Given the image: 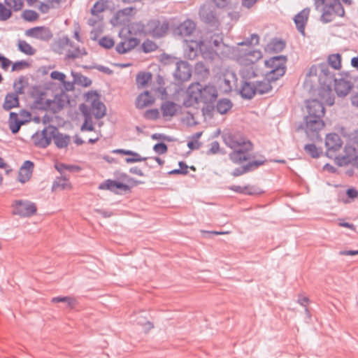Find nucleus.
I'll use <instances>...</instances> for the list:
<instances>
[{"label":"nucleus","mask_w":358,"mask_h":358,"mask_svg":"<svg viewBox=\"0 0 358 358\" xmlns=\"http://www.w3.org/2000/svg\"><path fill=\"white\" fill-rule=\"evenodd\" d=\"M55 169L61 173H62L65 170H68L69 171H78L80 170V168L78 166L67 165L65 164H56Z\"/></svg>","instance_id":"5fc2aeb1"},{"label":"nucleus","mask_w":358,"mask_h":358,"mask_svg":"<svg viewBox=\"0 0 358 358\" xmlns=\"http://www.w3.org/2000/svg\"><path fill=\"white\" fill-rule=\"evenodd\" d=\"M29 64L24 60L18 61L13 64L12 71H20L26 67H28Z\"/></svg>","instance_id":"338daca9"},{"label":"nucleus","mask_w":358,"mask_h":358,"mask_svg":"<svg viewBox=\"0 0 358 358\" xmlns=\"http://www.w3.org/2000/svg\"><path fill=\"white\" fill-rule=\"evenodd\" d=\"M24 78L21 76L19 78L18 80H15L13 84V87L15 89V94H24Z\"/></svg>","instance_id":"6e6d98bb"},{"label":"nucleus","mask_w":358,"mask_h":358,"mask_svg":"<svg viewBox=\"0 0 358 358\" xmlns=\"http://www.w3.org/2000/svg\"><path fill=\"white\" fill-rule=\"evenodd\" d=\"M99 44L106 49H110L114 46L115 42L111 38L103 36L99 40Z\"/></svg>","instance_id":"052dcab7"},{"label":"nucleus","mask_w":358,"mask_h":358,"mask_svg":"<svg viewBox=\"0 0 358 358\" xmlns=\"http://www.w3.org/2000/svg\"><path fill=\"white\" fill-rule=\"evenodd\" d=\"M199 16L203 22L212 26L218 25V20L214 10L210 6H203L199 10Z\"/></svg>","instance_id":"f3484780"},{"label":"nucleus","mask_w":358,"mask_h":358,"mask_svg":"<svg viewBox=\"0 0 358 358\" xmlns=\"http://www.w3.org/2000/svg\"><path fill=\"white\" fill-rule=\"evenodd\" d=\"M4 3L15 11L20 10L24 4L22 0H4Z\"/></svg>","instance_id":"864d4df0"},{"label":"nucleus","mask_w":358,"mask_h":358,"mask_svg":"<svg viewBox=\"0 0 358 358\" xmlns=\"http://www.w3.org/2000/svg\"><path fill=\"white\" fill-rule=\"evenodd\" d=\"M334 80L333 85L337 95L341 97L346 96L352 89L351 83L342 78L337 80L334 77Z\"/></svg>","instance_id":"aec40b11"},{"label":"nucleus","mask_w":358,"mask_h":358,"mask_svg":"<svg viewBox=\"0 0 358 358\" xmlns=\"http://www.w3.org/2000/svg\"><path fill=\"white\" fill-rule=\"evenodd\" d=\"M25 35L44 41H50L53 35L48 27H35L26 30Z\"/></svg>","instance_id":"ddd939ff"},{"label":"nucleus","mask_w":358,"mask_h":358,"mask_svg":"<svg viewBox=\"0 0 358 358\" xmlns=\"http://www.w3.org/2000/svg\"><path fill=\"white\" fill-rule=\"evenodd\" d=\"M169 29V24L166 20L152 19L143 25L142 31L155 38L163 37Z\"/></svg>","instance_id":"39448f33"},{"label":"nucleus","mask_w":358,"mask_h":358,"mask_svg":"<svg viewBox=\"0 0 358 358\" xmlns=\"http://www.w3.org/2000/svg\"><path fill=\"white\" fill-rule=\"evenodd\" d=\"M224 141L227 146L233 149V152L229 156L234 163L241 164L252 157L250 153V151L252 150V144L250 141H245L234 134L224 136Z\"/></svg>","instance_id":"7ed1b4c3"},{"label":"nucleus","mask_w":358,"mask_h":358,"mask_svg":"<svg viewBox=\"0 0 358 358\" xmlns=\"http://www.w3.org/2000/svg\"><path fill=\"white\" fill-rule=\"evenodd\" d=\"M87 101L91 102L92 112L96 119L102 118L106 115V106L100 101L99 95L96 91H91L86 94Z\"/></svg>","instance_id":"6e6552de"},{"label":"nucleus","mask_w":358,"mask_h":358,"mask_svg":"<svg viewBox=\"0 0 358 358\" xmlns=\"http://www.w3.org/2000/svg\"><path fill=\"white\" fill-rule=\"evenodd\" d=\"M52 303L64 302L67 303L68 306L73 308L76 303V300L70 296H57L52 299Z\"/></svg>","instance_id":"de8ad7c7"},{"label":"nucleus","mask_w":358,"mask_h":358,"mask_svg":"<svg viewBox=\"0 0 358 358\" xmlns=\"http://www.w3.org/2000/svg\"><path fill=\"white\" fill-rule=\"evenodd\" d=\"M22 17L28 22H33L38 19V14L32 10H25L22 13Z\"/></svg>","instance_id":"4d7b16f0"},{"label":"nucleus","mask_w":358,"mask_h":358,"mask_svg":"<svg viewBox=\"0 0 358 358\" xmlns=\"http://www.w3.org/2000/svg\"><path fill=\"white\" fill-rule=\"evenodd\" d=\"M200 41H190L184 47V55L189 59H195L199 51Z\"/></svg>","instance_id":"5701e85b"},{"label":"nucleus","mask_w":358,"mask_h":358,"mask_svg":"<svg viewBox=\"0 0 358 358\" xmlns=\"http://www.w3.org/2000/svg\"><path fill=\"white\" fill-rule=\"evenodd\" d=\"M192 76V66L185 61H179L176 63V68L173 76L176 80L184 82L188 80Z\"/></svg>","instance_id":"f8f14e48"},{"label":"nucleus","mask_w":358,"mask_h":358,"mask_svg":"<svg viewBox=\"0 0 358 358\" xmlns=\"http://www.w3.org/2000/svg\"><path fill=\"white\" fill-rule=\"evenodd\" d=\"M217 97L216 87L212 85L203 86L199 83L192 84L187 90V98L184 104L193 106L199 103H213Z\"/></svg>","instance_id":"f03ea898"},{"label":"nucleus","mask_w":358,"mask_h":358,"mask_svg":"<svg viewBox=\"0 0 358 358\" xmlns=\"http://www.w3.org/2000/svg\"><path fill=\"white\" fill-rule=\"evenodd\" d=\"M47 102L48 99L45 100L43 94H41L34 100L33 103V108L38 110H47Z\"/></svg>","instance_id":"c03bdc74"},{"label":"nucleus","mask_w":358,"mask_h":358,"mask_svg":"<svg viewBox=\"0 0 358 358\" xmlns=\"http://www.w3.org/2000/svg\"><path fill=\"white\" fill-rule=\"evenodd\" d=\"M309 13L310 9L308 8H306L296 14L294 18L297 30L303 36H305V27L308 20Z\"/></svg>","instance_id":"a211bd4d"},{"label":"nucleus","mask_w":358,"mask_h":358,"mask_svg":"<svg viewBox=\"0 0 358 358\" xmlns=\"http://www.w3.org/2000/svg\"><path fill=\"white\" fill-rule=\"evenodd\" d=\"M357 148L346 145L344 155L336 157V162L339 166H345L357 160Z\"/></svg>","instance_id":"4468645a"},{"label":"nucleus","mask_w":358,"mask_h":358,"mask_svg":"<svg viewBox=\"0 0 358 358\" xmlns=\"http://www.w3.org/2000/svg\"><path fill=\"white\" fill-rule=\"evenodd\" d=\"M342 145L343 142L337 134L333 133L327 134L325 139L327 156L329 158H333L335 155V152L341 149Z\"/></svg>","instance_id":"9b49d317"},{"label":"nucleus","mask_w":358,"mask_h":358,"mask_svg":"<svg viewBox=\"0 0 358 358\" xmlns=\"http://www.w3.org/2000/svg\"><path fill=\"white\" fill-rule=\"evenodd\" d=\"M306 108L308 116H315L317 118H323L325 114V108L323 103L317 99L308 101Z\"/></svg>","instance_id":"dca6fc26"},{"label":"nucleus","mask_w":358,"mask_h":358,"mask_svg":"<svg viewBox=\"0 0 358 358\" xmlns=\"http://www.w3.org/2000/svg\"><path fill=\"white\" fill-rule=\"evenodd\" d=\"M155 102V99L150 92L145 91L138 96L136 101V106L138 108H143L151 106Z\"/></svg>","instance_id":"393cba45"},{"label":"nucleus","mask_w":358,"mask_h":358,"mask_svg":"<svg viewBox=\"0 0 358 358\" xmlns=\"http://www.w3.org/2000/svg\"><path fill=\"white\" fill-rule=\"evenodd\" d=\"M195 27V23L192 20H187L176 28L175 32L181 36H188L193 33Z\"/></svg>","instance_id":"4be33fe9"},{"label":"nucleus","mask_w":358,"mask_h":358,"mask_svg":"<svg viewBox=\"0 0 358 358\" xmlns=\"http://www.w3.org/2000/svg\"><path fill=\"white\" fill-rule=\"evenodd\" d=\"M14 210L13 214L21 217H29L36 212V205L28 201H15L13 205Z\"/></svg>","instance_id":"9d476101"},{"label":"nucleus","mask_w":358,"mask_h":358,"mask_svg":"<svg viewBox=\"0 0 358 358\" xmlns=\"http://www.w3.org/2000/svg\"><path fill=\"white\" fill-rule=\"evenodd\" d=\"M115 182L116 180H106L99 184L98 188L102 190H109L114 193L115 192Z\"/></svg>","instance_id":"49530a36"},{"label":"nucleus","mask_w":358,"mask_h":358,"mask_svg":"<svg viewBox=\"0 0 358 358\" xmlns=\"http://www.w3.org/2000/svg\"><path fill=\"white\" fill-rule=\"evenodd\" d=\"M18 49L20 52L27 55H34L36 53V50L27 41L24 40H19L17 43Z\"/></svg>","instance_id":"4c0bfd02"},{"label":"nucleus","mask_w":358,"mask_h":358,"mask_svg":"<svg viewBox=\"0 0 358 358\" xmlns=\"http://www.w3.org/2000/svg\"><path fill=\"white\" fill-rule=\"evenodd\" d=\"M345 10L339 0H328L326 5L322 7V13L320 20L323 23L332 22L336 16L343 17Z\"/></svg>","instance_id":"423d86ee"},{"label":"nucleus","mask_w":358,"mask_h":358,"mask_svg":"<svg viewBox=\"0 0 358 358\" xmlns=\"http://www.w3.org/2000/svg\"><path fill=\"white\" fill-rule=\"evenodd\" d=\"M17 106H19V98L17 94L13 92L7 94L3 103V108L8 111Z\"/></svg>","instance_id":"bb28decb"},{"label":"nucleus","mask_w":358,"mask_h":358,"mask_svg":"<svg viewBox=\"0 0 358 358\" xmlns=\"http://www.w3.org/2000/svg\"><path fill=\"white\" fill-rule=\"evenodd\" d=\"M47 110H50L53 113L60 111L64 106V101L58 96H55L53 100L48 99Z\"/></svg>","instance_id":"cd10ccee"},{"label":"nucleus","mask_w":358,"mask_h":358,"mask_svg":"<svg viewBox=\"0 0 358 358\" xmlns=\"http://www.w3.org/2000/svg\"><path fill=\"white\" fill-rule=\"evenodd\" d=\"M329 66L330 65L334 69H339L341 67V57L339 54L331 55L328 57Z\"/></svg>","instance_id":"79ce46f5"},{"label":"nucleus","mask_w":358,"mask_h":358,"mask_svg":"<svg viewBox=\"0 0 358 358\" xmlns=\"http://www.w3.org/2000/svg\"><path fill=\"white\" fill-rule=\"evenodd\" d=\"M199 52H201L203 58L206 59H213L215 50L213 47H210L205 41H200Z\"/></svg>","instance_id":"7c9ffc66"},{"label":"nucleus","mask_w":358,"mask_h":358,"mask_svg":"<svg viewBox=\"0 0 358 358\" xmlns=\"http://www.w3.org/2000/svg\"><path fill=\"white\" fill-rule=\"evenodd\" d=\"M259 37L256 34H252L250 37L245 38L244 41L238 43L239 45H247L250 46L252 45H257L259 43Z\"/></svg>","instance_id":"8fccbe9b"},{"label":"nucleus","mask_w":358,"mask_h":358,"mask_svg":"<svg viewBox=\"0 0 358 358\" xmlns=\"http://www.w3.org/2000/svg\"><path fill=\"white\" fill-rule=\"evenodd\" d=\"M157 45L149 39L145 40L142 44L143 51L145 53L151 52L157 49Z\"/></svg>","instance_id":"603ef678"},{"label":"nucleus","mask_w":358,"mask_h":358,"mask_svg":"<svg viewBox=\"0 0 358 358\" xmlns=\"http://www.w3.org/2000/svg\"><path fill=\"white\" fill-rule=\"evenodd\" d=\"M115 185V192H114V194H119L122 192H130L131 187L127 184L116 180Z\"/></svg>","instance_id":"13d9d810"},{"label":"nucleus","mask_w":358,"mask_h":358,"mask_svg":"<svg viewBox=\"0 0 358 358\" xmlns=\"http://www.w3.org/2000/svg\"><path fill=\"white\" fill-rule=\"evenodd\" d=\"M287 57L279 55L271 57L265 61V66L269 70L266 71V76L268 80H277L283 76L286 71Z\"/></svg>","instance_id":"20e7f679"},{"label":"nucleus","mask_w":358,"mask_h":358,"mask_svg":"<svg viewBox=\"0 0 358 358\" xmlns=\"http://www.w3.org/2000/svg\"><path fill=\"white\" fill-rule=\"evenodd\" d=\"M129 152H130V154H128V155H131V156H132V157H127L125 159V162L127 164L143 162V161H145L148 159L147 157H141V155L138 153H137L134 151L129 150Z\"/></svg>","instance_id":"3c124183"},{"label":"nucleus","mask_w":358,"mask_h":358,"mask_svg":"<svg viewBox=\"0 0 358 358\" xmlns=\"http://www.w3.org/2000/svg\"><path fill=\"white\" fill-rule=\"evenodd\" d=\"M54 132H57V127L49 125L46 127L41 134H34L32 136L34 145L41 148H47L53 139Z\"/></svg>","instance_id":"0eeeda50"},{"label":"nucleus","mask_w":358,"mask_h":358,"mask_svg":"<svg viewBox=\"0 0 358 358\" xmlns=\"http://www.w3.org/2000/svg\"><path fill=\"white\" fill-rule=\"evenodd\" d=\"M83 67L86 69H97L98 71L103 72L104 73H106L108 75H110L113 73V71L110 68H108L107 66H102V65H94L92 66H83Z\"/></svg>","instance_id":"680f3d73"},{"label":"nucleus","mask_w":358,"mask_h":358,"mask_svg":"<svg viewBox=\"0 0 358 358\" xmlns=\"http://www.w3.org/2000/svg\"><path fill=\"white\" fill-rule=\"evenodd\" d=\"M244 56L248 64H254L262 57V53L260 50H251L249 48V50H247L244 53Z\"/></svg>","instance_id":"473e14b6"},{"label":"nucleus","mask_w":358,"mask_h":358,"mask_svg":"<svg viewBox=\"0 0 358 358\" xmlns=\"http://www.w3.org/2000/svg\"><path fill=\"white\" fill-rule=\"evenodd\" d=\"M52 140L54 141L56 146L59 149L66 148L71 142L70 136L67 134L60 133L57 127V132H54V137Z\"/></svg>","instance_id":"a878e982"},{"label":"nucleus","mask_w":358,"mask_h":358,"mask_svg":"<svg viewBox=\"0 0 358 358\" xmlns=\"http://www.w3.org/2000/svg\"><path fill=\"white\" fill-rule=\"evenodd\" d=\"M34 164L29 161H25L20 167L18 173V180L21 183L27 182L31 177Z\"/></svg>","instance_id":"6ab92c4d"},{"label":"nucleus","mask_w":358,"mask_h":358,"mask_svg":"<svg viewBox=\"0 0 358 358\" xmlns=\"http://www.w3.org/2000/svg\"><path fill=\"white\" fill-rule=\"evenodd\" d=\"M87 52L85 48L80 49V48H75L72 50H69L66 54V59H77L83 56L87 55Z\"/></svg>","instance_id":"ea45409f"},{"label":"nucleus","mask_w":358,"mask_h":358,"mask_svg":"<svg viewBox=\"0 0 358 358\" xmlns=\"http://www.w3.org/2000/svg\"><path fill=\"white\" fill-rule=\"evenodd\" d=\"M23 120H20L18 119L17 114L11 112L9 115V128L11 132L13 134H17L20 129L21 126L24 124Z\"/></svg>","instance_id":"c85d7f7f"},{"label":"nucleus","mask_w":358,"mask_h":358,"mask_svg":"<svg viewBox=\"0 0 358 358\" xmlns=\"http://www.w3.org/2000/svg\"><path fill=\"white\" fill-rule=\"evenodd\" d=\"M254 188L251 186L247 185L244 187H241L239 185H233L230 187V189L241 194L252 195L255 194V192L253 189Z\"/></svg>","instance_id":"37998d69"},{"label":"nucleus","mask_w":358,"mask_h":358,"mask_svg":"<svg viewBox=\"0 0 358 358\" xmlns=\"http://www.w3.org/2000/svg\"><path fill=\"white\" fill-rule=\"evenodd\" d=\"M163 117H173L176 113V104L173 101H166L161 106Z\"/></svg>","instance_id":"2f4dec72"},{"label":"nucleus","mask_w":358,"mask_h":358,"mask_svg":"<svg viewBox=\"0 0 358 358\" xmlns=\"http://www.w3.org/2000/svg\"><path fill=\"white\" fill-rule=\"evenodd\" d=\"M239 92L243 98L251 99L256 94V83L243 80Z\"/></svg>","instance_id":"412c9836"},{"label":"nucleus","mask_w":358,"mask_h":358,"mask_svg":"<svg viewBox=\"0 0 358 358\" xmlns=\"http://www.w3.org/2000/svg\"><path fill=\"white\" fill-rule=\"evenodd\" d=\"M195 73L201 79L207 78L210 75V70L202 62H199L195 64Z\"/></svg>","instance_id":"f704fd0d"},{"label":"nucleus","mask_w":358,"mask_h":358,"mask_svg":"<svg viewBox=\"0 0 358 358\" xmlns=\"http://www.w3.org/2000/svg\"><path fill=\"white\" fill-rule=\"evenodd\" d=\"M275 81L268 80L265 76V78L263 80L256 82V94H264L268 93L272 89L271 83Z\"/></svg>","instance_id":"c756f323"},{"label":"nucleus","mask_w":358,"mask_h":358,"mask_svg":"<svg viewBox=\"0 0 358 358\" xmlns=\"http://www.w3.org/2000/svg\"><path fill=\"white\" fill-rule=\"evenodd\" d=\"M305 152L313 158H318L322 153V150H319L313 143L306 144L304 146Z\"/></svg>","instance_id":"a19ab883"},{"label":"nucleus","mask_w":358,"mask_h":358,"mask_svg":"<svg viewBox=\"0 0 358 358\" xmlns=\"http://www.w3.org/2000/svg\"><path fill=\"white\" fill-rule=\"evenodd\" d=\"M153 150L156 153L163 155L167 152L168 147L164 143H158L154 145Z\"/></svg>","instance_id":"0e129e2a"},{"label":"nucleus","mask_w":358,"mask_h":358,"mask_svg":"<svg viewBox=\"0 0 358 358\" xmlns=\"http://www.w3.org/2000/svg\"><path fill=\"white\" fill-rule=\"evenodd\" d=\"M106 8V1L99 0L96 1L91 9V13L93 15H97L99 13L104 11Z\"/></svg>","instance_id":"a18cd8bd"},{"label":"nucleus","mask_w":358,"mask_h":358,"mask_svg":"<svg viewBox=\"0 0 358 358\" xmlns=\"http://www.w3.org/2000/svg\"><path fill=\"white\" fill-rule=\"evenodd\" d=\"M152 79V73L150 72H140L136 76V84L138 87L145 86Z\"/></svg>","instance_id":"e433bc0d"},{"label":"nucleus","mask_w":358,"mask_h":358,"mask_svg":"<svg viewBox=\"0 0 358 358\" xmlns=\"http://www.w3.org/2000/svg\"><path fill=\"white\" fill-rule=\"evenodd\" d=\"M70 187V184L69 180L66 178H57L53 182L52 188L57 189L60 188L62 189H65Z\"/></svg>","instance_id":"09e8293b"},{"label":"nucleus","mask_w":358,"mask_h":358,"mask_svg":"<svg viewBox=\"0 0 358 358\" xmlns=\"http://www.w3.org/2000/svg\"><path fill=\"white\" fill-rule=\"evenodd\" d=\"M71 75L74 78V83L78 85L89 87L92 84V80L89 78L80 73H75L72 71Z\"/></svg>","instance_id":"c9c22d12"},{"label":"nucleus","mask_w":358,"mask_h":358,"mask_svg":"<svg viewBox=\"0 0 358 358\" xmlns=\"http://www.w3.org/2000/svg\"><path fill=\"white\" fill-rule=\"evenodd\" d=\"M12 15L10 9L7 8L3 3H0V21L8 20Z\"/></svg>","instance_id":"bf43d9fd"},{"label":"nucleus","mask_w":358,"mask_h":358,"mask_svg":"<svg viewBox=\"0 0 358 358\" xmlns=\"http://www.w3.org/2000/svg\"><path fill=\"white\" fill-rule=\"evenodd\" d=\"M285 47V43L282 40L273 39L267 45L269 51L274 52H281Z\"/></svg>","instance_id":"58836bf2"},{"label":"nucleus","mask_w":358,"mask_h":358,"mask_svg":"<svg viewBox=\"0 0 358 358\" xmlns=\"http://www.w3.org/2000/svg\"><path fill=\"white\" fill-rule=\"evenodd\" d=\"M266 162V159L265 157L264 156H261V159H259L249 162L245 165L236 168L232 172V176L234 177H238L248 172L254 171L259 168L260 166L264 165Z\"/></svg>","instance_id":"2eb2a0df"},{"label":"nucleus","mask_w":358,"mask_h":358,"mask_svg":"<svg viewBox=\"0 0 358 358\" xmlns=\"http://www.w3.org/2000/svg\"><path fill=\"white\" fill-rule=\"evenodd\" d=\"M79 109L81 111L83 115L84 116L85 119H91L92 115V107L90 108L85 103H82L79 106Z\"/></svg>","instance_id":"e2e57ef3"},{"label":"nucleus","mask_w":358,"mask_h":358,"mask_svg":"<svg viewBox=\"0 0 358 358\" xmlns=\"http://www.w3.org/2000/svg\"><path fill=\"white\" fill-rule=\"evenodd\" d=\"M159 116L157 109H150L145 111L144 117L147 120H157Z\"/></svg>","instance_id":"69168bd1"},{"label":"nucleus","mask_w":358,"mask_h":358,"mask_svg":"<svg viewBox=\"0 0 358 358\" xmlns=\"http://www.w3.org/2000/svg\"><path fill=\"white\" fill-rule=\"evenodd\" d=\"M139 41L136 38H129L127 41L120 42L116 45V51L120 54H125L138 45Z\"/></svg>","instance_id":"b1692460"},{"label":"nucleus","mask_w":358,"mask_h":358,"mask_svg":"<svg viewBox=\"0 0 358 358\" xmlns=\"http://www.w3.org/2000/svg\"><path fill=\"white\" fill-rule=\"evenodd\" d=\"M233 106V103L229 99H220L216 105L217 111L222 115L226 114Z\"/></svg>","instance_id":"72a5a7b5"},{"label":"nucleus","mask_w":358,"mask_h":358,"mask_svg":"<svg viewBox=\"0 0 358 358\" xmlns=\"http://www.w3.org/2000/svg\"><path fill=\"white\" fill-rule=\"evenodd\" d=\"M349 141L356 145L358 150V129L354 130L348 134Z\"/></svg>","instance_id":"774afa93"},{"label":"nucleus","mask_w":358,"mask_h":358,"mask_svg":"<svg viewBox=\"0 0 358 358\" xmlns=\"http://www.w3.org/2000/svg\"><path fill=\"white\" fill-rule=\"evenodd\" d=\"M313 76H317L320 84L318 90L320 97L327 104L332 106L334 103V96L332 94V85L334 80V73L330 71L329 65L327 63H321L310 66L304 82V85L307 87L310 85V90H313V80L310 79Z\"/></svg>","instance_id":"f257e3e1"},{"label":"nucleus","mask_w":358,"mask_h":358,"mask_svg":"<svg viewBox=\"0 0 358 358\" xmlns=\"http://www.w3.org/2000/svg\"><path fill=\"white\" fill-rule=\"evenodd\" d=\"M303 122L304 127L301 124L299 128H304L308 136L311 134H317L324 127L322 118H317L315 116L306 115L304 117Z\"/></svg>","instance_id":"1a4fd4ad"}]
</instances>
